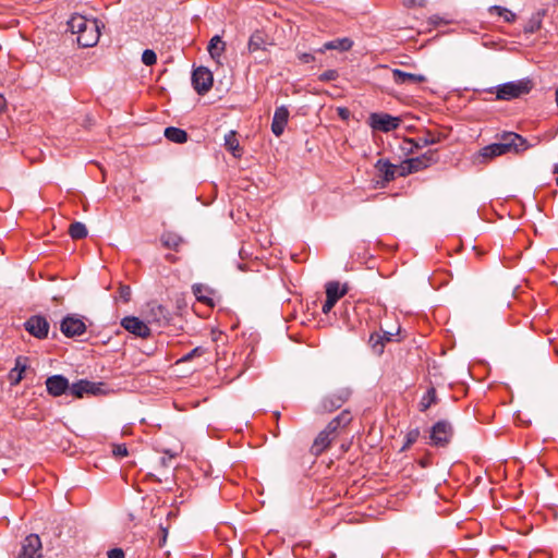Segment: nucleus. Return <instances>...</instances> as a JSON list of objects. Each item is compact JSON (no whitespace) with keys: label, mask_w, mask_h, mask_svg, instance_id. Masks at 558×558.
I'll return each instance as SVG.
<instances>
[{"label":"nucleus","mask_w":558,"mask_h":558,"mask_svg":"<svg viewBox=\"0 0 558 558\" xmlns=\"http://www.w3.org/2000/svg\"><path fill=\"white\" fill-rule=\"evenodd\" d=\"M529 148L527 141L514 132H504L498 135V142L492 143L480 150L483 159H493L508 153H521Z\"/></svg>","instance_id":"nucleus-1"},{"label":"nucleus","mask_w":558,"mask_h":558,"mask_svg":"<svg viewBox=\"0 0 558 558\" xmlns=\"http://www.w3.org/2000/svg\"><path fill=\"white\" fill-rule=\"evenodd\" d=\"M69 29L76 35L78 46L83 48L94 47L100 36V24L95 19H87L81 14H74L68 22Z\"/></svg>","instance_id":"nucleus-2"},{"label":"nucleus","mask_w":558,"mask_h":558,"mask_svg":"<svg viewBox=\"0 0 558 558\" xmlns=\"http://www.w3.org/2000/svg\"><path fill=\"white\" fill-rule=\"evenodd\" d=\"M533 88V82L530 78L508 82L497 87V99L511 100L529 94Z\"/></svg>","instance_id":"nucleus-3"},{"label":"nucleus","mask_w":558,"mask_h":558,"mask_svg":"<svg viewBox=\"0 0 558 558\" xmlns=\"http://www.w3.org/2000/svg\"><path fill=\"white\" fill-rule=\"evenodd\" d=\"M351 395V389L347 387L335 390L322 399L318 412L330 413L340 409L350 399Z\"/></svg>","instance_id":"nucleus-4"},{"label":"nucleus","mask_w":558,"mask_h":558,"mask_svg":"<svg viewBox=\"0 0 558 558\" xmlns=\"http://www.w3.org/2000/svg\"><path fill=\"white\" fill-rule=\"evenodd\" d=\"M453 436V426L447 420L436 422L430 428V444L435 447H447Z\"/></svg>","instance_id":"nucleus-5"},{"label":"nucleus","mask_w":558,"mask_h":558,"mask_svg":"<svg viewBox=\"0 0 558 558\" xmlns=\"http://www.w3.org/2000/svg\"><path fill=\"white\" fill-rule=\"evenodd\" d=\"M23 326L31 336L39 340L46 339L50 329V324L44 315H32Z\"/></svg>","instance_id":"nucleus-6"},{"label":"nucleus","mask_w":558,"mask_h":558,"mask_svg":"<svg viewBox=\"0 0 558 558\" xmlns=\"http://www.w3.org/2000/svg\"><path fill=\"white\" fill-rule=\"evenodd\" d=\"M87 327L84 320L76 314L66 315L60 324V330L66 338H75L85 333Z\"/></svg>","instance_id":"nucleus-7"},{"label":"nucleus","mask_w":558,"mask_h":558,"mask_svg":"<svg viewBox=\"0 0 558 558\" xmlns=\"http://www.w3.org/2000/svg\"><path fill=\"white\" fill-rule=\"evenodd\" d=\"M43 545L37 534H29L22 542L16 558H43Z\"/></svg>","instance_id":"nucleus-8"},{"label":"nucleus","mask_w":558,"mask_h":558,"mask_svg":"<svg viewBox=\"0 0 558 558\" xmlns=\"http://www.w3.org/2000/svg\"><path fill=\"white\" fill-rule=\"evenodd\" d=\"M213 73L205 66L195 69L192 73V85L199 95L210 90L213 86Z\"/></svg>","instance_id":"nucleus-9"},{"label":"nucleus","mask_w":558,"mask_h":558,"mask_svg":"<svg viewBox=\"0 0 558 558\" xmlns=\"http://www.w3.org/2000/svg\"><path fill=\"white\" fill-rule=\"evenodd\" d=\"M369 125L375 131L390 132L400 124V119L388 113H372L368 118Z\"/></svg>","instance_id":"nucleus-10"},{"label":"nucleus","mask_w":558,"mask_h":558,"mask_svg":"<svg viewBox=\"0 0 558 558\" xmlns=\"http://www.w3.org/2000/svg\"><path fill=\"white\" fill-rule=\"evenodd\" d=\"M121 326L136 337L147 339L150 336L149 327L138 317L126 316L121 320Z\"/></svg>","instance_id":"nucleus-11"},{"label":"nucleus","mask_w":558,"mask_h":558,"mask_svg":"<svg viewBox=\"0 0 558 558\" xmlns=\"http://www.w3.org/2000/svg\"><path fill=\"white\" fill-rule=\"evenodd\" d=\"M102 383H93L87 379H81L71 385V395L76 398H83L85 393L98 396L102 393Z\"/></svg>","instance_id":"nucleus-12"},{"label":"nucleus","mask_w":558,"mask_h":558,"mask_svg":"<svg viewBox=\"0 0 558 558\" xmlns=\"http://www.w3.org/2000/svg\"><path fill=\"white\" fill-rule=\"evenodd\" d=\"M47 392L52 397H60L66 391L71 392V385L63 375H52L46 379Z\"/></svg>","instance_id":"nucleus-13"},{"label":"nucleus","mask_w":558,"mask_h":558,"mask_svg":"<svg viewBox=\"0 0 558 558\" xmlns=\"http://www.w3.org/2000/svg\"><path fill=\"white\" fill-rule=\"evenodd\" d=\"M289 117L290 112L286 106L276 108L271 121V132L275 134V136L279 137L283 134L289 121Z\"/></svg>","instance_id":"nucleus-14"},{"label":"nucleus","mask_w":558,"mask_h":558,"mask_svg":"<svg viewBox=\"0 0 558 558\" xmlns=\"http://www.w3.org/2000/svg\"><path fill=\"white\" fill-rule=\"evenodd\" d=\"M392 81L398 85H414L426 82V77L422 74L408 73L399 69H393Z\"/></svg>","instance_id":"nucleus-15"},{"label":"nucleus","mask_w":558,"mask_h":558,"mask_svg":"<svg viewBox=\"0 0 558 558\" xmlns=\"http://www.w3.org/2000/svg\"><path fill=\"white\" fill-rule=\"evenodd\" d=\"M352 421V414L349 410H343L339 415L333 417L325 427V430L333 435L338 434V430L348 426Z\"/></svg>","instance_id":"nucleus-16"},{"label":"nucleus","mask_w":558,"mask_h":558,"mask_svg":"<svg viewBox=\"0 0 558 558\" xmlns=\"http://www.w3.org/2000/svg\"><path fill=\"white\" fill-rule=\"evenodd\" d=\"M269 45H271L269 37L262 31H255L248 39L247 49L251 53L266 51Z\"/></svg>","instance_id":"nucleus-17"},{"label":"nucleus","mask_w":558,"mask_h":558,"mask_svg":"<svg viewBox=\"0 0 558 558\" xmlns=\"http://www.w3.org/2000/svg\"><path fill=\"white\" fill-rule=\"evenodd\" d=\"M375 168L381 174L383 181L386 183L397 178V165L391 163L388 159H378L375 163Z\"/></svg>","instance_id":"nucleus-18"},{"label":"nucleus","mask_w":558,"mask_h":558,"mask_svg":"<svg viewBox=\"0 0 558 558\" xmlns=\"http://www.w3.org/2000/svg\"><path fill=\"white\" fill-rule=\"evenodd\" d=\"M149 318L151 322L161 327L169 324L171 315L166 306L160 304H153L149 310Z\"/></svg>","instance_id":"nucleus-19"},{"label":"nucleus","mask_w":558,"mask_h":558,"mask_svg":"<svg viewBox=\"0 0 558 558\" xmlns=\"http://www.w3.org/2000/svg\"><path fill=\"white\" fill-rule=\"evenodd\" d=\"M336 437L333 435H331L330 433H328L327 430H322L317 437L315 438L312 447H311V452L312 454L314 456H319L322 454L331 444V441L335 439Z\"/></svg>","instance_id":"nucleus-20"},{"label":"nucleus","mask_w":558,"mask_h":558,"mask_svg":"<svg viewBox=\"0 0 558 558\" xmlns=\"http://www.w3.org/2000/svg\"><path fill=\"white\" fill-rule=\"evenodd\" d=\"M442 136L440 134H435L432 131H425L422 135H418L416 138L409 140L410 143L415 148H422L428 145L437 144L441 142Z\"/></svg>","instance_id":"nucleus-21"},{"label":"nucleus","mask_w":558,"mask_h":558,"mask_svg":"<svg viewBox=\"0 0 558 558\" xmlns=\"http://www.w3.org/2000/svg\"><path fill=\"white\" fill-rule=\"evenodd\" d=\"M348 283L340 284L338 281H329L326 284V296L337 303L343 295L348 293Z\"/></svg>","instance_id":"nucleus-22"},{"label":"nucleus","mask_w":558,"mask_h":558,"mask_svg":"<svg viewBox=\"0 0 558 558\" xmlns=\"http://www.w3.org/2000/svg\"><path fill=\"white\" fill-rule=\"evenodd\" d=\"M546 12L547 11L545 9H539L535 13H533L523 28L524 33L534 34L537 31H539Z\"/></svg>","instance_id":"nucleus-23"},{"label":"nucleus","mask_w":558,"mask_h":558,"mask_svg":"<svg viewBox=\"0 0 558 558\" xmlns=\"http://www.w3.org/2000/svg\"><path fill=\"white\" fill-rule=\"evenodd\" d=\"M160 241L166 248L178 251L183 239L175 232L167 231L161 234Z\"/></svg>","instance_id":"nucleus-24"},{"label":"nucleus","mask_w":558,"mask_h":558,"mask_svg":"<svg viewBox=\"0 0 558 558\" xmlns=\"http://www.w3.org/2000/svg\"><path fill=\"white\" fill-rule=\"evenodd\" d=\"M165 136L168 141L182 144L187 141V133L175 126H168L165 129Z\"/></svg>","instance_id":"nucleus-25"},{"label":"nucleus","mask_w":558,"mask_h":558,"mask_svg":"<svg viewBox=\"0 0 558 558\" xmlns=\"http://www.w3.org/2000/svg\"><path fill=\"white\" fill-rule=\"evenodd\" d=\"M353 43L349 38H338L335 40L327 41L324 45V50H339V51H348L351 49Z\"/></svg>","instance_id":"nucleus-26"},{"label":"nucleus","mask_w":558,"mask_h":558,"mask_svg":"<svg viewBox=\"0 0 558 558\" xmlns=\"http://www.w3.org/2000/svg\"><path fill=\"white\" fill-rule=\"evenodd\" d=\"M207 49L213 59H218L225 51L226 44L221 40L220 36L216 35L210 39Z\"/></svg>","instance_id":"nucleus-27"},{"label":"nucleus","mask_w":558,"mask_h":558,"mask_svg":"<svg viewBox=\"0 0 558 558\" xmlns=\"http://www.w3.org/2000/svg\"><path fill=\"white\" fill-rule=\"evenodd\" d=\"M69 234L73 240H82L87 236L88 231L83 222L75 221L70 225Z\"/></svg>","instance_id":"nucleus-28"},{"label":"nucleus","mask_w":558,"mask_h":558,"mask_svg":"<svg viewBox=\"0 0 558 558\" xmlns=\"http://www.w3.org/2000/svg\"><path fill=\"white\" fill-rule=\"evenodd\" d=\"M368 343L374 354L380 356L385 350L384 336L378 332H373L369 336Z\"/></svg>","instance_id":"nucleus-29"},{"label":"nucleus","mask_w":558,"mask_h":558,"mask_svg":"<svg viewBox=\"0 0 558 558\" xmlns=\"http://www.w3.org/2000/svg\"><path fill=\"white\" fill-rule=\"evenodd\" d=\"M437 402V393L434 387H430L426 393L423 396L420 402V410L422 412L426 411L432 404Z\"/></svg>","instance_id":"nucleus-30"},{"label":"nucleus","mask_w":558,"mask_h":558,"mask_svg":"<svg viewBox=\"0 0 558 558\" xmlns=\"http://www.w3.org/2000/svg\"><path fill=\"white\" fill-rule=\"evenodd\" d=\"M192 290H193V294L195 295L197 301H199L204 304L210 305V306L214 305L211 299H209L208 296H206L204 294V292L207 291V288L205 286H203L201 283H195V284H193Z\"/></svg>","instance_id":"nucleus-31"},{"label":"nucleus","mask_w":558,"mask_h":558,"mask_svg":"<svg viewBox=\"0 0 558 558\" xmlns=\"http://www.w3.org/2000/svg\"><path fill=\"white\" fill-rule=\"evenodd\" d=\"M225 146L228 150H230L233 156H238V151L240 150L239 141L236 140L235 132L230 131L225 136Z\"/></svg>","instance_id":"nucleus-32"},{"label":"nucleus","mask_w":558,"mask_h":558,"mask_svg":"<svg viewBox=\"0 0 558 558\" xmlns=\"http://www.w3.org/2000/svg\"><path fill=\"white\" fill-rule=\"evenodd\" d=\"M26 366L24 364H21V359L19 357L15 363V367L11 369L10 378L13 384H17L23 378V373L25 372Z\"/></svg>","instance_id":"nucleus-33"},{"label":"nucleus","mask_w":558,"mask_h":558,"mask_svg":"<svg viewBox=\"0 0 558 558\" xmlns=\"http://www.w3.org/2000/svg\"><path fill=\"white\" fill-rule=\"evenodd\" d=\"M490 12H496L499 16H501L508 23H512L515 21V14L512 11H510L509 9H506L504 7L494 5L490 8Z\"/></svg>","instance_id":"nucleus-34"},{"label":"nucleus","mask_w":558,"mask_h":558,"mask_svg":"<svg viewBox=\"0 0 558 558\" xmlns=\"http://www.w3.org/2000/svg\"><path fill=\"white\" fill-rule=\"evenodd\" d=\"M207 350L204 347H196L186 354H184L182 357L178 360L177 363H187L192 361L194 357L203 356Z\"/></svg>","instance_id":"nucleus-35"},{"label":"nucleus","mask_w":558,"mask_h":558,"mask_svg":"<svg viewBox=\"0 0 558 558\" xmlns=\"http://www.w3.org/2000/svg\"><path fill=\"white\" fill-rule=\"evenodd\" d=\"M420 437V429L418 428H413V429H410L407 435H405V441H404V445L402 447V450L411 447L414 442L417 441Z\"/></svg>","instance_id":"nucleus-36"},{"label":"nucleus","mask_w":558,"mask_h":558,"mask_svg":"<svg viewBox=\"0 0 558 558\" xmlns=\"http://www.w3.org/2000/svg\"><path fill=\"white\" fill-rule=\"evenodd\" d=\"M407 161L411 167L412 172H417L420 170L427 168L426 163L423 162V159L420 156L407 159Z\"/></svg>","instance_id":"nucleus-37"},{"label":"nucleus","mask_w":558,"mask_h":558,"mask_svg":"<svg viewBox=\"0 0 558 558\" xmlns=\"http://www.w3.org/2000/svg\"><path fill=\"white\" fill-rule=\"evenodd\" d=\"M142 61L145 65H153L157 62V54L154 50L146 49L142 54Z\"/></svg>","instance_id":"nucleus-38"},{"label":"nucleus","mask_w":558,"mask_h":558,"mask_svg":"<svg viewBox=\"0 0 558 558\" xmlns=\"http://www.w3.org/2000/svg\"><path fill=\"white\" fill-rule=\"evenodd\" d=\"M420 157L423 159V162L426 163V167H429L430 165H434L438 161L437 150H428Z\"/></svg>","instance_id":"nucleus-39"},{"label":"nucleus","mask_w":558,"mask_h":558,"mask_svg":"<svg viewBox=\"0 0 558 558\" xmlns=\"http://www.w3.org/2000/svg\"><path fill=\"white\" fill-rule=\"evenodd\" d=\"M129 453L125 444H116L112 446V454L117 458H124Z\"/></svg>","instance_id":"nucleus-40"},{"label":"nucleus","mask_w":558,"mask_h":558,"mask_svg":"<svg viewBox=\"0 0 558 558\" xmlns=\"http://www.w3.org/2000/svg\"><path fill=\"white\" fill-rule=\"evenodd\" d=\"M167 537H168V529L160 525L159 531H158V536L156 539V545L160 548L163 547L167 542Z\"/></svg>","instance_id":"nucleus-41"},{"label":"nucleus","mask_w":558,"mask_h":558,"mask_svg":"<svg viewBox=\"0 0 558 558\" xmlns=\"http://www.w3.org/2000/svg\"><path fill=\"white\" fill-rule=\"evenodd\" d=\"M338 76L339 74L336 70H327L322 73L318 78L320 82H330L337 80Z\"/></svg>","instance_id":"nucleus-42"},{"label":"nucleus","mask_w":558,"mask_h":558,"mask_svg":"<svg viewBox=\"0 0 558 558\" xmlns=\"http://www.w3.org/2000/svg\"><path fill=\"white\" fill-rule=\"evenodd\" d=\"M397 177H407L413 173L407 160H404L401 165H397Z\"/></svg>","instance_id":"nucleus-43"},{"label":"nucleus","mask_w":558,"mask_h":558,"mask_svg":"<svg viewBox=\"0 0 558 558\" xmlns=\"http://www.w3.org/2000/svg\"><path fill=\"white\" fill-rule=\"evenodd\" d=\"M119 294L124 302H129L131 299V288L129 286H121L119 289Z\"/></svg>","instance_id":"nucleus-44"},{"label":"nucleus","mask_w":558,"mask_h":558,"mask_svg":"<svg viewBox=\"0 0 558 558\" xmlns=\"http://www.w3.org/2000/svg\"><path fill=\"white\" fill-rule=\"evenodd\" d=\"M108 558H124V551L121 548H112L108 551Z\"/></svg>","instance_id":"nucleus-45"},{"label":"nucleus","mask_w":558,"mask_h":558,"mask_svg":"<svg viewBox=\"0 0 558 558\" xmlns=\"http://www.w3.org/2000/svg\"><path fill=\"white\" fill-rule=\"evenodd\" d=\"M337 113L342 120H348L350 118V110L345 107H338Z\"/></svg>","instance_id":"nucleus-46"},{"label":"nucleus","mask_w":558,"mask_h":558,"mask_svg":"<svg viewBox=\"0 0 558 558\" xmlns=\"http://www.w3.org/2000/svg\"><path fill=\"white\" fill-rule=\"evenodd\" d=\"M299 60L302 63H311L315 60V57L312 53L304 52V53L299 54Z\"/></svg>","instance_id":"nucleus-47"},{"label":"nucleus","mask_w":558,"mask_h":558,"mask_svg":"<svg viewBox=\"0 0 558 558\" xmlns=\"http://www.w3.org/2000/svg\"><path fill=\"white\" fill-rule=\"evenodd\" d=\"M336 305V303L331 300H329L327 296H326V301L325 303L323 304V307H322V311L324 314H328L332 307Z\"/></svg>","instance_id":"nucleus-48"},{"label":"nucleus","mask_w":558,"mask_h":558,"mask_svg":"<svg viewBox=\"0 0 558 558\" xmlns=\"http://www.w3.org/2000/svg\"><path fill=\"white\" fill-rule=\"evenodd\" d=\"M167 454H169V458H166V457H162L160 459V462L162 465L167 466L168 465V462L175 457V453H169V451H166Z\"/></svg>","instance_id":"nucleus-49"},{"label":"nucleus","mask_w":558,"mask_h":558,"mask_svg":"<svg viewBox=\"0 0 558 558\" xmlns=\"http://www.w3.org/2000/svg\"><path fill=\"white\" fill-rule=\"evenodd\" d=\"M383 336H384V343L386 344L387 342H390L392 340L393 335L391 332L385 331Z\"/></svg>","instance_id":"nucleus-50"},{"label":"nucleus","mask_w":558,"mask_h":558,"mask_svg":"<svg viewBox=\"0 0 558 558\" xmlns=\"http://www.w3.org/2000/svg\"><path fill=\"white\" fill-rule=\"evenodd\" d=\"M5 107V99L4 97L0 94V110L3 109Z\"/></svg>","instance_id":"nucleus-51"},{"label":"nucleus","mask_w":558,"mask_h":558,"mask_svg":"<svg viewBox=\"0 0 558 558\" xmlns=\"http://www.w3.org/2000/svg\"><path fill=\"white\" fill-rule=\"evenodd\" d=\"M166 258H167L169 262H174V260H175V257H174L173 255H170V254H168V255L166 256Z\"/></svg>","instance_id":"nucleus-52"},{"label":"nucleus","mask_w":558,"mask_h":558,"mask_svg":"<svg viewBox=\"0 0 558 558\" xmlns=\"http://www.w3.org/2000/svg\"><path fill=\"white\" fill-rule=\"evenodd\" d=\"M554 173H557V174H558V163H556V165L554 166Z\"/></svg>","instance_id":"nucleus-53"},{"label":"nucleus","mask_w":558,"mask_h":558,"mask_svg":"<svg viewBox=\"0 0 558 558\" xmlns=\"http://www.w3.org/2000/svg\"><path fill=\"white\" fill-rule=\"evenodd\" d=\"M556 102H557V106H558V89L556 90Z\"/></svg>","instance_id":"nucleus-54"},{"label":"nucleus","mask_w":558,"mask_h":558,"mask_svg":"<svg viewBox=\"0 0 558 558\" xmlns=\"http://www.w3.org/2000/svg\"><path fill=\"white\" fill-rule=\"evenodd\" d=\"M556 183H557V185H558V178L556 179Z\"/></svg>","instance_id":"nucleus-55"}]
</instances>
